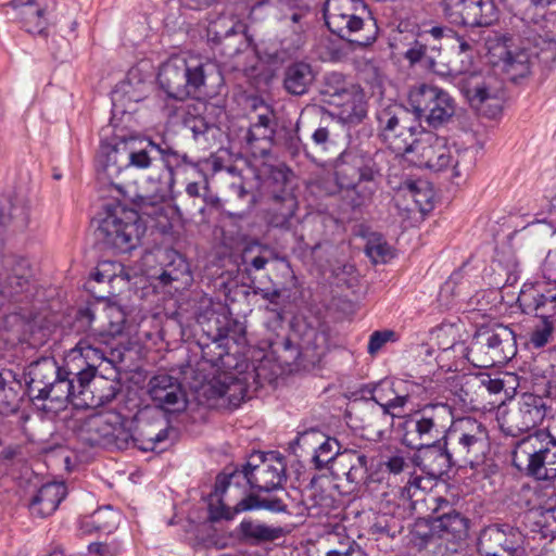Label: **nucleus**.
Instances as JSON below:
<instances>
[{
	"mask_svg": "<svg viewBox=\"0 0 556 556\" xmlns=\"http://www.w3.org/2000/svg\"><path fill=\"white\" fill-rule=\"evenodd\" d=\"M323 13L328 29L343 40L365 47L377 38L378 26L363 0H327Z\"/></svg>",
	"mask_w": 556,
	"mask_h": 556,
	"instance_id": "obj_1",
	"label": "nucleus"
},
{
	"mask_svg": "<svg viewBox=\"0 0 556 556\" xmlns=\"http://www.w3.org/2000/svg\"><path fill=\"white\" fill-rule=\"evenodd\" d=\"M222 80L216 63L211 61L188 62L182 56H173L161 66L157 81L169 98L185 100L194 97L208 83Z\"/></svg>",
	"mask_w": 556,
	"mask_h": 556,
	"instance_id": "obj_2",
	"label": "nucleus"
},
{
	"mask_svg": "<svg viewBox=\"0 0 556 556\" xmlns=\"http://www.w3.org/2000/svg\"><path fill=\"white\" fill-rule=\"evenodd\" d=\"M402 443L413 450L446 440L453 409L445 403H427L402 416Z\"/></svg>",
	"mask_w": 556,
	"mask_h": 556,
	"instance_id": "obj_3",
	"label": "nucleus"
},
{
	"mask_svg": "<svg viewBox=\"0 0 556 556\" xmlns=\"http://www.w3.org/2000/svg\"><path fill=\"white\" fill-rule=\"evenodd\" d=\"M141 212L121 203L108 205L99 219L96 238L105 249L129 253L137 249L146 232Z\"/></svg>",
	"mask_w": 556,
	"mask_h": 556,
	"instance_id": "obj_4",
	"label": "nucleus"
},
{
	"mask_svg": "<svg viewBox=\"0 0 556 556\" xmlns=\"http://www.w3.org/2000/svg\"><path fill=\"white\" fill-rule=\"evenodd\" d=\"M519 470L538 481L556 479V438L547 430H536L519 440L511 455Z\"/></svg>",
	"mask_w": 556,
	"mask_h": 556,
	"instance_id": "obj_5",
	"label": "nucleus"
},
{
	"mask_svg": "<svg viewBox=\"0 0 556 556\" xmlns=\"http://www.w3.org/2000/svg\"><path fill=\"white\" fill-rule=\"evenodd\" d=\"M517 354L515 331L503 324L480 326L467 348V359L476 367L504 365Z\"/></svg>",
	"mask_w": 556,
	"mask_h": 556,
	"instance_id": "obj_6",
	"label": "nucleus"
},
{
	"mask_svg": "<svg viewBox=\"0 0 556 556\" xmlns=\"http://www.w3.org/2000/svg\"><path fill=\"white\" fill-rule=\"evenodd\" d=\"M256 458L260 460L257 464L249 460L241 470L219 473L216 477V494H224L231 488L238 489L241 481L263 492L281 488L282 482L287 480L283 459L273 453L268 456L258 454Z\"/></svg>",
	"mask_w": 556,
	"mask_h": 556,
	"instance_id": "obj_7",
	"label": "nucleus"
},
{
	"mask_svg": "<svg viewBox=\"0 0 556 556\" xmlns=\"http://www.w3.org/2000/svg\"><path fill=\"white\" fill-rule=\"evenodd\" d=\"M445 444L462 467L471 468L484 463L491 448L486 426L473 417L453 418Z\"/></svg>",
	"mask_w": 556,
	"mask_h": 556,
	"instance_id": "obj_8",
	"label": "nucleus"
},
{
	"mask_svg": "<svg viewBox=\"0 0 556 556\" xmlns=\"http://www.w3.org/2000/svg\"><path fill=\"white\" fill-rule=\"evenodd\" d=\"M114 354L111 341L100 338L96 332L80 339L65 357L70 374L77 378L81 386H90L96 378L97 368L103 363H112Z\"/></svg>",
	"mask_w": 556,
	"mask_h": 556,
	"instance_id": "obj_9",
	"label": "nucleus"
},
{
	"mask_svg": "<svg viewBox=\"0 0 556 556\" xmlns=\"http://www.w3.org/2000/svg\"><path fill=\"white\" fill-rule=\"evenodd\" d=\"M408 104L419 125L424 122L433 128L447 123L455 113L454 99L434 85L414 86L408 93Z\"/></svg>",
	"mask_w": 556,
	"mask_h": 556,
	"instance_id": "obj_10",
	"label": "nucleus"
},
{
	"mask_svg": "<svg viewBox=\"0 0 556 556\" xmlns=\"http://www.w3.org/2000/svg\"><path fill=\"white\" fill-rule=\"evenodd\" d=\"M182 163L162 162L157 173L151 174L146 186L129 195L142 215L159 220L164 215V202L172 191L175 181L174 167Z\"/></svg>",
	"mask_w": 556,
	"mask_h": 556,
	"instance_id": "obj_11",
	"label": "nucleus"
},
{
	"mask_svg": "<svg viewBox=\"0 0 556 556\" xmlns=\"http://www.w3.org/2000/svg\"><path fill=\"white\" fill-rule=\"evenodd\" d=\"M207 41L215 53L232 58L252 45L248 25L235 15H220L207 27Z\"/></svg>",
	"mask_w": 556,
	"mask_h": 556,
	"instance_id": "obj_12",
	"label": "nucleus"
},
{
	"mask_svg": "<svg viewBox=\"0 0 556 556\" xmlns=\"http://www.w3.org/2000/svg\"><path fill=\"white\" fill-rule=\"evenodd\" d=\"M75 323L79 328L111 341L123 332L126 314L119 305L98 301L79 308Z\"/></svg>",
	"mask_w": 556,
	"mask_h": 556,
	"instance_id": "obj_13",
	"label": "nucleus"
},
{
	"mask_svg": "<svg viewBox=\"0 0 556 556\" xmlns=\"http://www.w3.org/2000/svg\"><path fill=\"white\" fill-rule=\"evenodd\" d=\"M203 330L212 339V344L202 348V357L212 366H226L225 357L228 356V352L222 341L230 339L233 342H240L245 333L244 327L225 314L212 313L204 324Z\"/></svg>",
	"mask_w": 556,
	"mask_h": 556,
	"instance_id": "obj_14",
	"label": "nucleus"
},
{
	"mask_svg": "<svg viewBox=\"0 0 556 556\" xmlns=\"http://www.w3.org/2000/svg\"><path fill=\"white\" fill-rule=\"evenodd\" d=\"M445 18L459 26L486 27L498 20L493 0H441Z\"/></svg>",
	"mask_w": 556,
	"mask_h": 556,
	"instance_id": "obj_15",
	"label": "nucleus"
},
{
	"mask_svg": "<svg viewBox=\"0 0 556 556\" xmlns=\"http://www.w3.org/2000/svg\"><path fill=\"white\" fill-rule=\"evenodd\" d=\"M525 543L519 528L509 523L486 526L478 538V552L481 556H518Z\"/></svg>",
	"mask_w": 556,
	"mask_h": 556,
	"instance_id": "obj_16",
	"label": "nucleus"
},
{
	"mask_svg": "<svg viewBox=\"0 0 556 556\" xmlns=\"http://www.w3.org/2000/svg\"><path fill=\"white\" fill-rule=\"evenodd\" d=\"M379 175V168L372 156L363 151L345 150L336 161L334 177L340 190L356 182L375 180Z\"/></svg>",
	"mask_w": 556,
	"mask_h": 556,
	"instance_id": "obj_17",
	"label": "nucleus"
},
{
	"mask_svg": "<svg viewBox=\"0 0 556 556\" xmlns=\"http://www.w3.org/2000/svg\"><path fill=\"white\" fill-rule=\"evenodd\" d=\"M260 103V106L254 104V108H260L261 111L252 118L243 139L247 149L254 157L265 159L270 154L273 147L276 144L277 124L273 110L263 101Z\"/></svg>",
	"mask_w": 556,
	"mask_h": 556,
	"instance_id": "obj_18",
	"label": "nucleus"
},
{
	"mask_svg": "<svg viewBox=\"0 0 556 556\" xmlns=\"http://www.w3.org/2000/svg\"><path fill=\"white\" fill-rule=\"evenodd\" d=\"M410 160L419 166L440 172L446 168L453 161L447 140L432 131L425 129L419 131L418 141L414 146Z\"/></svg>",
	"mask_w": 556,
	"mask_h": 556,
	"instance_id": "obj_19",
	"label": "nucleus"
},
{
	"mask_svg": "<svg viewBox=\"0 0 556 556\" xmlns=\"http://www.w3.org/2000/svg\"><path fill=\"white\" fill-rule=\"evenodd\" d=\"M545 407L541 397L525 394L518 407L510 409L501 425L502 430L511 437L529 431L543 421Z\"/></svg>",
	"mask_w": 556,
	"mask_h": 556,
	"instance_id": "obj_20",
	"label": "nucleus"
},
{
	"mask_svg": "<svg viewBox=\"0 0 556 556\" xmlns=\"http://www.w3.org/2000/svg\"><path fill=\"white\" fill-rule=\"evenodd\" d=\"M148 392L155 406L167 413H179L187 408V395L181 382L168 374L153 376Z\"/></svg>",
	"mask_w": 556,
	"mask_h": 556,
	"instance_id": "obj_21",
	"label": "nucleus"
},
{
	"mask_svg": "<svg viewBox=\"0 0 556 556\" xmlns=\"http://www.w3.org/2000/svg\"><path fill=\"white\" fill-rule=\"evenodd\" d=\"M88 387H80L79 381L68 372L65 364L63 372L55 379V382H52L34 404L47 413H55L73 397L84 394Z\"/></svg>",
	"mask_w": 556,
	"mask_h": 556,
	"instance_id": "obj_22",
	"label": "nucleus"
},
{
	"mask_svg": "<svg viewBox=\"0 0 556 556\" xmlns=\"http://www.w3.org/2000/svg\"><path fill=\"white\" fill-rule=\"evenodd\" d=\"M135 140L128 139L127 148V170L131 167L144 169L152 165L153 161L159 156L161 162L172 163H191L187 154H181L174 150L165 141L155 143L148 140L143 148L135 149Z\"/></svg>",
	"mask_w": 556,
	"mask_h": 556,
	"instance_id": "obj_23",
	"label": "nucleus"
},
{
	"mask_svg": "<svg viewBox=\"0 0 556 556\" xmlns=\"http://www.w3.org/2000/svg\"><path fill=\"white\" fill-rule=\"evenodd\" d=\"M202 389L207 400H224L232 408H237L248 393L247 382L226 371L214 376Z\"/></svg>",
	"mask_w": 556,
	"mask_h": 556,
	"instance_id": "obj_24",
	"label": "nucleus"
},
{
	"mask_svg": "<svg viewBox=\"0 0 556 556\" xmlns=\"http://www.w3.org/2000/svg\"><path fill=\"white\" fill-rule=\"evenodd\" d=\"M10 5L27 33L41 35L48 27V15L55 9V0H12Z\"/></svg>",
	"mask_w": 556,
	"mask_h": 556,
	"instance_id": "obj_25",
	"label": "nucleus"
},
{
	"mask_svg": "<svg viewBox=\"0 0 556 556\" xmlns=\"http://www.w3.org/2000/svg\"><path fill=\"white\" fill-rule=\"evenodd\" d=\"M117 420L119 414L115 412L92 415L84 420L77 435L88 446H109Z\"/></svg>",
	"mask_w": 556,
	"mask_h": 556,
	"instance_id": "obj_26",
	"label": "nucleus"
},
{
	"mask_svg": "<svg viewBox=\"0 0 556 556\" xmlns=\"http://www.w3.org/2000/svg\"><path fill=\"white\" fill-rule=\"evenodd\" d=\"M127 148L128 139H119L114 143L103 141L97 154L99 169L118 189L122 188V185L121 182H115L114 179L127 172Z\"/></svg>",
	"mask_w": 556,
	"mask_h": 556,
	"instance_id": "obj_27",
	"label": "nucleus"
},
{
	"mask_svg": "<svg viewBox=\"0 0 556 556\" xmlns=\"http://www.w3.org/2000/svg\"><path fill=\"white\" fill-rule=\"evenodd\" d=\"M63 372L53 358H41L33 362L25 372V393L36 402V399L43 394V391Z\"/></svg>",
	"mask_w": 556,
	"mask_h": 556,
	"instance_id": "obj_28",
	"label": "nucleus"
},
{
	"mask_svg": "<svg viewBox=\"0 0 556 556\" xmlns=\"http://www.w3.org/2000/svg\"><path fill=\"white\" fill-rule=\"evenodd\" d=\"M417 456V464L428 476L439 478L454 467H462L458 460L454 458L448 444L441 442L422 446Z\"/></svg>",
	"mask_w": 556,
	"mask_h": 556,
	"instance_id": "obj_29",
	"label": "nucleus"
},
{
	"mask_svg": "<svg viewBox=\"0 0 556 556\" xmlns=\"http://www.w3.org/2000/svg\"><path fill=\"white\" fill-rule=\"evenodd\" d=\"M363 392L369 394L370 400L380 406V417L384 421H387L388 416L392 418L401 417V410H403L409 401L408 394H397L393 389L392 382L388 380L369 383L365 386Z\"/></svg>",
	"mask_w": 556,
	"mask_h": 556,
	"instance_id": "obj_30",
	"label": "nucleus"
},
{
	"mask_svg": "<svg viewBox=\"0 0 556 556\" xmlns=\"http://www.w3.org/2000/svg\"><path fill=\"white\" fill-rule=\"evenodd\" d=\"M66 494L64 482L46 483L34 494L28 503V509L34 517L46 518L56 510Z\"/></svg>",
	"mask_w": 556,
	"mask_h": 556,
	"instance_id": "obj_31",
	"label": "nucleus"
},
{
	"mask_svg": "<svg viewBox=\"0 0 556 556\" xmlns=\"http://www.w3.org/2000/svg\"><path fill=\"white\" fill-rule=\"evenodd\" d=\"M29 223V205L23 195H0V226L24 230Z\"/></svg>",
	"mask_w": 556,
	"mask_h": 556,
	"instance_id": "obj_32",
	"label": "nucleus"
},
{
	"mask_svg": "<svg viewBox=\"0 0 556 556\" xmlns=\"http://www.w3.org/2000/svg\"><path fill=\"white\" fill-rule=\"evenodd\" d=\"M231 490H237L236 488H231ZM229 490L220 495L216 494V486L214 488V492L210 495L208 502V514L210 519L212 521H217L220 519L230 520L236 514H240L243 511H250L260 509V496L255 494H249L245 497L241 498L238 503L233 505V507H229L224 503V497L227 495Z\"/></svg>",
	"mask_w": 556,
	"mask_h": 556,
	"instance_id": "obj_33",
	"label": "nucleus"
},
{
	"mask_svg": "<svg viewBox=\"0 0 556 556\" xmlns=\"http://www.w3.org/2000/svg\"><path fill=\"white\" fill-rule=\"evenodd\" d=\"M469 520L456 509L448 508L435 517L431 529L442 539L462 541L468 535Z\"/></svg>",
	"mask_w": 556,
	"mask_h": 556,
	"instance_id": "obj_34",
	"label": "nucleus"
},
{
	"mask_svg": "<svg viewBox=\"0 0 556 556\" xmlns=\"http://www.w3.org/2000/svg\"><path fill=\"white\" fill-rule=\"evenodd\" d=\"M315 80V73L309 63L296 61L288 65L283 72V89L292 96H303L308 92Z\"/></svg>",
	"mask_w": 556,
	"mask_h": 556,
	"instance_id": "obj_35",
	"label": "nucleus"
},
{
	"mask_svg": "<svg viewBox=\"0 0 556 556\" xmlns=\"http://www.w3.org/2000/svg\"><path fill=\"white\" fill-rule=\"evenodd\" d=\"M298 208V201L290 192L274 194L266 213L267 224L275 228L290 229Z\"/></svg>",
	"mask_w": 556,
	"mask_h": 556,
	"instance_id": "obj_36",
	"label": "nucleus"
},
{
	"mask_svg": "<svg viewBox=\"0 0 556 556\" xmlns=\"http://www.w3.org/2000/svg\"><path fill=\"white\" fill-rule=\"evenodd\" d=\"M239 539L249 545H260L279 539L283 531L280 527H270L251 518L243 519L238 526Z\"/></svg>",
	"mask_w": 556,
	"mask_h": 556,
	"instance_id": "obj_37",
	"label": "nucleus"
},
{
	"mask_svg": "<svg viewBox=\"0 0 556 556\" xmlns=\"http://www.w3.org/2000/svg\"><path fill=\"white\" fill-rule=\"evenodd\" d=\"M165 261L166 263L156 277L162 285L167 286L174 281L187 285L191 280L189 264L181 254L173 250L166 251Z\"/></svg>",
	"mask_w": 556,
	"mask_h": 556,
	"instance_id": "obj_38",
	"label": "nucleus"
},
{
	"mask_svg": "<svg viewBox=\"0 0 556 556\" xmlns=\"http://www.w3.org/2000/svg\"><path fill=\"white\" fill-rule=\"evenodd\" d=\"M355 88L357 87L348 81L343 74L330 72L325 75L320 94L329 104H342L344 98L352 96Z\"/></svg>",
	"mask_w": 556,
	"mask_h": 556,
	"instance_id": "obj_39",
	"label": "nucleus"
},
{
	"mask_svg": "<svg viewBox=\"0 0 556 556\" xmlns=\"http://www.w3.org/2000/svg\"><path fill=\"white\" fill-rule=\"evenodd\" d=\"M119 267V274L115 270V264L110 262H103L101 263L97 268L96 271L91 275V278L87 281L86 288L87 290L98 300H104L113 294L111 290H108L106 292H102L97 290L96 285H110L112 283L116 278L122 277L123 279L129 281L130 277L128 274H124V269L121 265Z\"/></svg>",
	"mask_w": 556,
	"mask_h": 556,
	"instance_id": "obj_40",
	"label": "nucleus"
},
{
	"mask_svg": "<svg viewBox=\"0 0 556 556\" xmlns=\"http://www.w3.org/2000/svg\"><path fill=\"white\" fill-rule=\"evenodd\" d=\"M408 121V111L397 103L382 104L377 111L378 128L381 131V136L387 135L391 140L395 139L392 130Z\"/></svg>",
	"mask_w": 556,
	"mask_h": 556,
	"instance_id": "obj_41",
	"label": "nucleus"
},
{
	"mask_svg": "<svg viewBox=\"0 0 556 556\" xmlns=\"http://www.w3.org/2000/svg\"><path fill=\"white\" fill-rule=\"evenodd\" d=\"M303 14L293 13L288 22L287 29L280 40L286 53L293 54L306 43V25L302 22Z\"/></svg>",
	"mask_w": 556,
	"mask_h": 556,
	"instance_id": "obj_42",
	"label": "nucleus"
},
{
	"mask_svg": "<svg viewBox=\"0 0 556 556\" xmlns=\"http://www.w3.org/2000/svg\"><path fill=\"white\" fill-rule=\"evenodd\" d=\"M419 127L408 124L405 122L397 128L392 130L395 136L394 140L389 139L387 135L382 138L388 147L397 155H409L414 146L418 141Z\"/></svg>",
	"mask_w": 556,
	"mask_h": 556,
	"instance_id": "obj_43",
	"label": "nucleus"
},
{
	"mask_svg": "<svg viewBox=\"0 0 556 556\" xmlns=\"http://www.w3.org/2000/svg\"><path fill=\"white\" fill-rule=\"evenodd\" d=\"M119 520V513L111 506H105L85 518L81 521V529L85 533H91L92 531L111 533L117 528Z\"/></svg>",
	"mask_w": 556,
	"mask_h": 556,
	"instance_id": "obj_44",
	"label": "nucleus"
},
{
	"mask_svg": "<svg viewBox=\"0 0 556 556\" xmlns=\"http://www.w3.org/2000/svg\"><path fill=\"white\" fill-rule=\"evenodd\" d=\"M460 89L470 102V105L477 110H481L485 102L494 99L486 84L477 74H471L463 79Z\"/></svg>",
	"mask_w": 556,
	"mask_h": 556,
	"instance_id": "obj_45",
	"label": "nucleus"
},
{
	"mask_svg": "<svg viewBox=\"0 0 556 556\" xmlns=\"http://www.w3.org/2000/svg\"><path fill=\"white\" fill-rule=\"evenodd\" d=\"M341 106V118L349 124H358L367 115V102L365 101V94L355 88L352 96H346Z\"/></svg>",
	"mask_w": 556,
	"mask_h": 556,
	"instance_id": "obj_46",
	"label": "nucleus"
},
{
	"mask_svg": "<svg viewBox=\"0 0 556 556\" xmlns=\"http://www.w3.org/2000/svg\"><path fill=\"white\" fill-rule=\"evenodd\" d=\"M378 189L377 178L370 181L356 182L346 187L344 199L352 210H358L371 203L374 194Z\"/></svg>",
	"mask_w": 556,
	"mask_h": 556,
	"instance_id": "obj_47",
	"label": "nucleus"
},
{
	"mask_svg": "<svg viewBox=\"0 0 556 556\" xmlns=\"http://www.w3.org/2000/svg\"><path fill=\"white\" fill-rule=\"evenodd\" d=\"M8 377L13 378L11 371L7 374L0 372V406L7 412H16L23 397L21 393L22 387L17 381H9Z\"/></svg>",
	"mask_w": 556,
	"mask_h": 556,
	"instance_id": "obj_48",
	"label": "nucleus"
},
{
	"mask_svg": "<svg viewBox=\"0 0 556 556\" xmlns=\"http://www.w3.org/2000/svg\"><path fill=\"white\" fill-rule=\"evenodd\" d=\"M440 54V49L429 47L420 39H416L405 52V58L412 63H422L430 70L438 72L435 58Z\"/></svg>",
	"mask_w": 556,
	"mask_h": 556,
	"instance_id": "obj_49",
	"label": "nucleus"
},
{
	"mask_svg": "<svg viewBox=\"0 0 556 556\" xmlns=\"http://www.w3.org/2000/svg\"><path fill=\"white\" fill-rule=\"evenodd\" d=\"M185 127L191 131L194 141L208 148L211 140L215 138L219 129L205 121L202 116H189L185 118Z\"/></svg>",
	"mask_w": 556,
	"mask_h": 556,
	"instance_id": "obj_50",
	"label": "nucleus"
},
{
	"mask_svg": "<svg viewBox=\"0 0 556 556\" xmlns=\"http://www.w3.org/2000/svg\"><path fill=\"white\" fill-rule=\"evenodd\" d=\"M340 443L337 439L324 435L317 447H314L312 463L315 469H324L333 463V459L340 455Z\"/></svg>",
	"mask_w": 556,
	"mask_h": 556,
	"instance_id": "obj_51",
	"label": "nucleus"
},
{
	"mask_svg": "<svg viewBox=\"0 0 556 556\" xmlns=\"http://www.w3.org/2000/svg\"><path fill=\"white\" fill-rule=\"evenodd\" d=\"M422 477L409 478L407 483L400 491V500L403 505L407 504L410 509H417V505L425 502L426 488L422 485Z\"/></svg>",
	"mask_w": 556,
	"mask_h": 556,
	"instance_id": "obj_52",
	"label": "nucleus"
},
{
	"mask_svg": "<svg viewBox=\"0 0 556 556\" xmlns=\"http://www.w3.org/2000/svg\"><path fill=\"white\" fill-rule=\"evenodd\" d=\"M365 252L374 263H386L393 257L391 247L379 233H372L367 240Z\"/></svg>",
	"mask_w": 556,
	"mask_h": 556,
	"instance_id": "obj_53",
	"label": "nucleus"
},
{
	"mask_svg": "<svg viewBox=\"0 0 556 556\" xmlns=\"http://www.w3.org/2000/svg\"><path fill=\"white\" fill-rule=\"evenodd\" d=\"M406 188L421 213L431 211L432 190L424 181H408Z\"/></svg>",
	"mask_w": 556,
	"mask_h": 556,
	"instance_id": "obj_54",
	"label": "nucleus"
},
{
	"mask_svg": "<svg viewBox=\"0 0 556 556\" xmlns=\"http://www.w3.org/2000/svg\"><path fill=\"white\" fill-rule=\"evenodd\" d=\"M30 286V275L22 268H15L5 278V287L11 295H17L28 291Z\"/></svg>",
	"mask_w": 556,
	"mask_h": 556,
	"instance_id": "obj_55",
	"label": "nucleus"
},
{
	"mask_svg": "<svg viewBox=\"0 0 556 556\" xmlns=\"http://www.w3.org/2000/svg\"><path fill=\"white\" fill-rule=\"evenodd\" d=\"M541 323L532 330L530 334V342L534 348H543L549 340L554 324L549 320V316L540 314Z\"/></svg>",
	"mask_w": 556,
	"mask_h": 556,
	"instance_id": "obj_56",
	"label": "nucleus"
},
{
	"mask_svg": "<svg viewBox=\"0 0 556 556\" xmlns=\"http://www.w3.org/2000/svg\"><path fill=\"white\" fill-rule=\"evenodd\" d=\"M505 379L501 377L492 378L488 374H480L473 378H470L466 381V386L468 387H480L485 388V390L491 394H497L505 389Z\"/></svg>",
	"mask_w": 556,
	"mask_h": 556,
	"instance_id": "obj_57",
	"label": "nucleus"
},
{
	"mask_svg": "<svg viewBox=\"0 0 556 556\" xmlns=\"http://www.w3.org/2000/svg\"><path fill=\"white\" fill-rule=\"evenodd\" d=\"M383 471L390 475H400L409 468V463L406 453L403 451H395L380 464Z\"/></svg>",
	"mask_w": 556,
	"mask_h": 556,
	"instance_id": "obj_58",
	"label": "nucleus"
},
{
	"mask_svg": "<svg viewBox=\"0 0 556 556\" xmlns=\"http://www.w3.org/2000/svg\"><path fill=\"white\" fill-rule=\"evenodd\" d=\"M125 421V418L119 414V420H117L114 427V434L110 439V445H114L118 450L127 448L130 443L136 441L130 430L126 427Z\"/></svg>",
	"mask_w": 556,
	"mask_h": 556,
	"instance_id": "obj_59",
	"label": "nucleus"
},
{
	"mask_svg": "<svg viewBox=\"0 0 556 556\" xmlns=\"http://www.w3.org/2000/svg\"><path fill=\"white\" fill-rule=\"evenodd\" d=\"M355 454L356 451L346 450L338 455L336 459H333V463L329 466V469L334 479L341 480L342 478L346 477L349 467H353V457Z\"/></svg>",
	"mask_w": 556,
	"mask_h": 556,
	"instance_id": "obj_60",
	"label": "nucleus"
},
{
	"mask_svg": "<svg viewBox=\"0 0 556 556\" xmlns=\"http://www.w3.org/2000/svg\"><path fill=\"white\" fill-rule=\"evenodd\" d=\"M345 480L349 483H359L366 478L367 473V457L365 454L356 451L353 457V467H349Z\"/></svg>",
	"mask_w": 556,
	"mask_h": 556,
	"instance_id": "obj_61",
	"label": "nucleus"
},
{
	"mask_svg": "<svg viewBox=\"0 0 556 556\" xmlns=\"http://www.w3.org/2000/svg\"><path fill=\"white\" fill-rule=\"evenodd\" d=\"M395 337L393 330L374 331L369 337L367 352L370 355L377 354L386 343L395 341Z\"/></svg>",
	"mask_w": 556,
	"mask_h": 556,
	"instance_id": "obj_62",
	"label": "nucleus"
},
{
	"mask_svg": "<svg viewBox=\"0 0 556 556\" xmlns=\"http://www.w3.org/2000/svg\"><path fill=\"white\" fill-rule=\"evenodd\" d=\"M325 433L320 430L311 428L303 432H300L295 439V444L301 447H311L314 445H319V442L324 439Z\"/></svg>",
	"mask_w": 556,
	"mask_h": 556,
	"instance_id": "obj_63",
	"label": "nucleus"
},
{
	"mask_svg": "<svg viewBox=\"0 0 556 556\" xmlns=\"http://www.w3.org/2000/svg\"><path fill=\"white\" fill-rule=\"evenodd\" d=\"M506 65L508 66L509 71H515L519 76H525L529 73L528 56L525 53H520L514 58L511 53L508 52Z\"/></svg>",
	"mask_w": 556,
	"mask_h": 556,
	"instance_id": "obj_64",
	"label": "nucleus"
}]
</instances>
